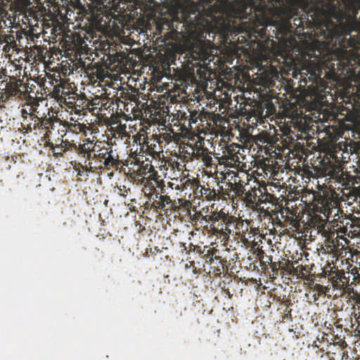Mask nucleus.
Wrapping results in <instances>:
<instances>
[{
  "instance_id": "obj_1",
  "label": "nucleus",
  "mask_w": 360,
  "mask_h": 360,
  "mask_svg": "<svg viewBox=\"0 0 360 360\" xmlns=\"http://www.w3.org/2000/svg\"><path fill=\"white\" fill-rule=\"evenodd\" d=\"M262 0H200L198 6L188 8L185 21L199 28L215 27L229 30L236 18L252 19L256 12L263 13L265 6Z\"/></svg>"
},
{
  "instance_id": "obj_2",
  "label": "nucleus",
  "mask_w": 360,
  "mask_h": 360,
  "mask_svg": "<svg viewBox=\"0 0 360 360\" xmlns=\"http://www.w3.org/2000/svg\"><path fill=\"white\" fill-rule=\"evenodd\" d=\"M317 5L311 15V20L308 18H294L293 24L302 29L313 28L316 36L333 38L336 35H340V27L335 24L330 18H333L330 13V3L333 0H316Z\"/></svg>"
},
{
  "instance_id": "obj_3",
  "label": "nucleus",
  "mask_w": 360,
  "mask_h": 360,
  "mask_svg": "<svg viewBox=\"0 0 360 360\" xmlns=\"http://www.w3.org/2000/svg\"><path fill=\"white\" fill-rule=\"evenodd\" d=\"M330 13L336 20L342 32L350 34L353 31L360 32V0H333L330 3Z\"/></svg>"
},
{
  "instance_id": "obj_4",
  "label": "nucleus",
  "mask_w": 360,
  "mask_h": 360,
  "mask_svg": "<svg viewBox=\"0 0 360 360\" xmlns=\"http://www.w3.org/2000/svg\"><path fill=\"white\" fill-rule=\"evenodd\" d=\"M93 162L86 165V171L94 172L98 169H115L117 171L121 167L118 155L115 154L110 143L105 141H97L94 143Z\"/></svg>"
},
{
  "instance_id": "obj_5",
  "label": "nucleus",
  "mask_w": 360,
  "mask_h": 360,
  "mask_svg": "<svg viewBox=\"0 0 360 360\" xmlns=\"http://www.w3.org/2000/svg\"><path fill=\"white\" fill-rule=\"evenodd\" d=\"M206 221H212L210 226V232L217 236V237L222 238L227 240L236 227L238 219L233 215L225 213L224 211L220 210L218 212H214L212 215H206L204 217Z\"/></svg>"
},
{
  "instance_id": "obj_6",
  "label": "nucleus",
  "mask_w": 360,
  "mask_h": 360,
  "mask_svg": "<svg viewBox=\"0 0 360 360\" xmlns=\"http://www.w3.org/2000/svg\"><path fill=\"white\" fill-rule=\"evenodd\" d=\"M312 198V210L316 213L323 214L327 219H329L333 210L338 212V200L332 198L329 195L314 193Z\"/></svg>"
},
{
  "instance_id": "obj_7",
  "label": "nucleus",
  "mask_w": 360,
  "mask_h": 360,
  "mask_svg": "<svg viewBox=\"0 0 360 360\" xmlns=\"http://www.w3.org/2000/svg\"><path fill=\"white\" fill-rule=\"evenodd\" d=\"M245 200L249 204L254 205L255 202L264 204V202H271L274 204L277 198L274 195L269 194L266 186L254 187L250 191L245 192Z\"/></svg>"
},
{
  "instance_id": "obj_8",
  "label": "nucleus",
  "mask_w": 360,
  "mask_h": 360,
  "mask_svg": "<svg viewBox=\"0 0 360 360\" xmlns=\"http://www.w3.org/2000/svg\"><path fill=\"white\" fill-rule=\"evenodd\" d=\"M46 75L48 78L51 79L50 83L53 86L52 96L59 101H62V99L65 101V97L70 94L72 89L70 84L62 79L60 74L58 75L57 78L51 74Z\"/></svg>"
},
{
  "instance_id": "obj_9",
  "label": "nucleus",
  "mask_w": 360,
  "mask_h": 360,
  "mask_svg": "<svg viewBox=\"0 0 360 360\" xmlns=\"http://www.w3.org/2000/svg\"><path fill=\"white\" fill-rule=\"evenodd\" d=\"M158 187H160V193L153 189V192L149 193L148 198L152 201L151 207L155 210H164L166 205L172 204V200L169 196L162 195L165 193V186L163 181H158Z\"/></svg>"
},
{
  "instance_id": "obj_10",
  "label": "nucleus",
  "mask_w": 360,
  "mask_h": 360,
  "mask_svg": "<svg viewBox=\"0 0 360 360\" xmlns=\"http://www.w3.org/2000/svg\"><path fill=\"white\" fill-rule=\"evenodd\" d=\"M205 139L199 138L193 148V158L201 160L205 167H211L213 165V158L210 150L204 147Z\"/></svg>"
},
{
  "instance_id": "obj_11",
  "label": "nucleus",
  "mask_w": 360,
  "mask_h": 360,
  "mask_svg": "<svg viewBox=\"0 0 360 360\" xmlns=\"http://www.w3.org/2000/svg\"><path fill=\"white\" fill-rule=\"evenodd\" d=\"M240 149L238 143H231L227 146L223 150V154L219 160L220 164H224L226 167H232L238 162V154Z\"/></svg>"
},
{
  "instance_id": "obj_12",
  "label": "nucleus",
  "mask_w": 360,
  "mask_h": 360,
  "mask_svg": "<svg viewBox=\"0 0 360 360\" xmlns=\"http://www.w3.org/2000/svg\"><path fill=\"white\" fill-rule=\"evenodd\" d=\"M343 146L345 148H342L341 143L331 146L328 151L329 159L342 165L347 162V159L349 158V153L346 148L345 143H343Z\"/></svg>"
},
{
  "instance_id": "obj_13",
  "label": "nucleus",
  "mask_w": 360,
  "mask_h": 360,
  "mask_svg": "<svg viewBox=\"0 0 360 360\" xmlns=\"http://www.w3.org/2000/svg\"><path fill=\"white\" fill-rule=\"evenodd\" d=\"M73 149L78 155L86 158V165H88L89 162H94V158H92L94 155V143L92 141L85 139L82 144L76 145L74 143Z\"/></svg>"
},
{
  "instance_id": "obj_14",
  "label": "nucleus",
  "mask_w": 360,
  "mask_h": 360,
  "mask_svg": "<svg viewBox=\"0 0 360 360\" xmlns=\"http://www.w3.org/2000/svg\"><path fill=\"white\" fill-rule=\"evenodd\" d=\"M29 115H24V120L21 122V129L25 132H30L33 130L39 129V117L34 108L31 107Z\"/></svg>"
},
{
  "instance_id": "obj_15",
  "label": "nucleus",
  "mask_w": 360,
  "mask_h": 360,
  "mask_svg": "<svg viewBox=\"0 0 360 360\" xmlns=\"http://www.w3.org/2000/svg\"><path fill=\"white\" fill-rule=\"evenodd\" d=\"M200 181L198 179H179V178H174L172 179V181L169 182L168 185L169 187L172 188H174L177 191H184L188 188V186H191V188L193 187H198L199 186Z\"/></svg>"
},
{
  "instance_id": "obj_16",
  "label": "nucleus",
  "mask_w": 360,
  "mask_h": 360,
  "mask_svg": "<svg viewBox=\"0 0 360 360\" xmlns=\"http://www.w3.org/2000/svg\"><path fill=\"white\" fill-rule=\"evenodd\" d=\"M325 171L328 176L338 179L342 176V165L329 159L328 162L325 167Z\"/></svg>"
},
{
  "instance_id": "obj_17",
  "label": "nucleus",
  "mask_w": 360,
  "mask_h": 360,
  "mask_svg": "<svg viewBox=\"0 0 360 360\" xmlns=\"http://www.w3.org/2000/svg\"><path fill=\"white\" fill-rule=\"evenodd\" d=\"M74 143H71L68 140H62L60 144H58L56 146H53V144L50 145V148L53 150V155L56 157H63V154L65 153V151L69 150V149H73Z\"/></svg>"
},
{
  "instance_id": "obj_18",
  "label": "nucleus",
  "mask_w": 360,
  "mask_h": 360,
  "mask_svg": "<svg viewBox=\"0 0 360 360\" xmlns=\"http://www.w3.org/2000/svg\"><path fill=\"white\" fill-rule=\"evenodd\" d=\"M55 121H56V117L53 115L51 116L49 111L46 115L39 117V129L50 130V129H53Z\"/></svg>"
},
{
  "instance_id": "obj_19",
  "label": "nucleus",
  "mask_w": 360,
  "mask_h": 360,
  "mask_svg": "<svg viewBox=\"0 0 360 360\" xmlns=\"http://www.w3.org/2000/svg\"><path fill=\"white\" fill-rule=\"evenodd\" d=\"M201 196L205 197L207 200H212L217 196V193L214 189H212L209 185L207 186H201Z\"/></svg>"
},
{
  "instance_id": "obj_20",
  "label": "nucleus",
  "mask_w": 360,
  "mask_h": 360,
  "mask_svg": "<svg viewBox=\"0 0 360 360\" xmlns=\"http://www.w3.org/2000/svg\"><path fill=\"white\" fill-rule=\"evenodd\" d=\"M217 252H218L217 249L207 248V247H204L202 250H200V252L202 254L203 257L205 258L206 262L210 264L213 262Z\"/></svg>"
},
{
  "instance_id": "obj_21",
  "label": "nucleus",
  "mask_w": 360,
  "mask_h": 360,
  "mask_svg": "<svg viewBox=\"0 0 360 360\" xmlns=\"http://www.w3.org/2000/svg\"><path fill=\"white\" fill-rule=\"evenodd\" d=\"M86 125L80 124V122H70L68 125L69 131L73 132V134H79V132L85 131Z\"/></svg>"
},
{
  "instance_id": "obj_22",
  "label": "nucleus",
  "mask_w": 360,
  "mask_h": 360,
  "mask_svg": "<svg viewBox=\"0 0 360 360\" xmlns=\"http://www.w3.org/2000/svg\"><path fill=\"white\" fill-rule=\"evenodd\" d=\"M91 70V74L95 75L97 79H103L105 77V70L102 65L94 63Z\"/></svg>"
},
{
  "instance_id": "obj_23",
  "label": "nucleus",
  "mask_w": 360,
  "mask_h": 360,
  "mask_svg": "<svg viewBox=\"0 0 360 360\" xmlns=\"http://www.w3.org/2000/svg\"><path fill=\"white\" fill-rule=\"evenodd\" d=\"M306 70V72H301V81H302L303 82H304L305 84H307V79L306 77H304L303 75H306L307 76L308 75V74H309V77H308V79L309 81H314V80H316L317 78L319 77V73L316 72V70H312L311 72H309L308 69H304Z\"/></svg>"
},
{
  "instance_id": "obj_24",
  "label": "nucleus",
  "mask_w": 360,
  "mask_h": 360,
  "mask_svg": "<svg viewBox=\"0 0 360 360\" xmlns=\"http://www.w3.org/2000/svg\"><path fill=\"white\" fill-rule=\"evenodd\" d=\"M6 91L10 96H15L20 92V89L18 88L15 83H7L6 84Z\"/></svg>"
},
{
  "instance_id": "obj_25",
  "label": "nucleus",
  "mask_w": 360,
  "mask_h": 360,
  "mask_svg": "<svg viewBox=\"0 0 360 360\" xmlns=\"http://www.w3.org/2000/svg\"><path fill=\"white\" fill-rule=\"evenodd\" d=\"M153 171H154V167L151 163H144L143 162L141 165V167L138 170V173L140 176H141V174L150 173Z\"/></svg>"
},
{
  "instance_id": "obj_26",
  "label": "nucleus",
  "mask_w": 360,
  "mask_h": 360,
  "mask_svg": "<svg viewBox=\"0 0 360 360\" xmlns=\"http://www.w3.org/2000/svg\"><path fill=\"white\" fill-rule=\"evenodd\" d=\"M231 188L236 194L239 196L243 195L245 191V187L243 184L240 183V181L238 183L235 181L233 184H231Z\"/></svg>"
},
{
  "instance_id": "obj_27",
  "label": "nucleus",
  "mask_w": 360,
  "mask_h": 360,
  "mask_svg": "<svg viewBox=\"0 0 360 360\" xmlns=\"http://www.w3.org/2000/svg\"><path fill=\"white\" fill-rule=\"evenodd\" d=\"M188 79L185 77V75H179L178 79H176V86H179L181 85L183 88L187 87L188 85Z\"/></svg>"
},
{
  "instance_id": "obj_28",
  "label": "nucleus",
  "mask_w": 360,
  "mask_h": 360,
  "mask_svg": "<svg viewBox=\"0 0 360 360\" xmlns=\"http://www.w3.org/2000/svg\"><path fill=\"white\" fill-rule=\"evenodd\" d=\"M270 83L274 82L275 79H278L279 78V73L277 69L271 68L269 72Z\"/></svg>"
},
{
  "instance_id": "obj_29",
  "label": "nucleus",
  "mask_w": 360,
  "mask_h": 360,
  "mask_svg": "<svg viewBox=\"0 0 360 360\" xmlns=\"http://www.w3.org/2000/svg\"><path fill=\"white\" fill-rule=\"evenodd\" d=\"M294 128L297 129L299 131L306 132L307 127L305 125V121H303L302 117H301L299 122L297 121L296 126H295Z\"/></svg>"
},
{
  "instance_id": "obj_30",
  "label": "nucleus",
  "mask_w": 360,
  "mask_h": 360,
  "mask_svg": "<svg viewBox=\"0 0 360 360\" xmlns=\"http://www.w3.org/2000/svg\"><path fill=\"white\" fill-rule=\"evenodd\" d=\"M214 259L219 260L218 265H217V267L219 269L218 271H219L221 272V269L219 267H221L222 270L224 271V268H225V266H226L227 261L221 260V257H219V256H214Z\"/></svg>"
},
{
  "instance_id": "obj_31",
  "label": "nucleus",
  "mask_w": 360,
  "mask_h": 360,
  "mask_svg": "<svg viewBox=\"0 0 360 360\" xmlns=\"http://www.w3.org/2000/svg\"><path fill=\"white\" fill-rule=\"evenodd\" d=\"M354 101L360 107V84L357 86L356 92L354 95Z\"/></svg>"
},
{
  "instance_id": "obj_32",
  "label": "nucleus",
  "mask_w": 360,
  "mask_h": 360,
  "mask_svg": "<svg viewBox=\"0 0 360 360\" xmlns=\"http://www.w3.org/2000/svg\"><path fill=\"white\" fill-rule=\"evenodd\" d=\"M147 147L150 153L158 154L159 153V150H158L156 149L157 145L155 143H150V144L148 143Z\"/></svg>"
},
{
  "instance_id": "obj_33",
  "label": "nucleus",
  "mask_w": 360,
  "mask_h": 360,
  "mask_svg": "<svg viewBox=\"0 0 360 360\" xmlns=\"http://www.w3.org/2000/svg\"><path fill=\"white\" fill-rule=\"evenodd\" d=\"M118 190L122 192L121 195L124 197H126L128 192L130 191V189H126V186H123V188L118 187Z\"/></svg>"
},
{
  "instance_id": "obj_34",
  "label": "nucleus",
  "mask_w": 360,
  "mask_h": 360,
  "mask_svg": "<svg viewBox=\"0 0 360 360\" xmlns=\"http://www.w3.org/2000/svg\"><path fill=\"white\" fill-rule=\"evenodd\" d=\"M257 256L260 259H263L265 256V252L262 249L257 248Z\"/></svg>"
},
{
  "instance_id": "obj_35",
  "label": "nucleus",
  "mask_w": 360,
  "mask_h": 360,
  "mask_svg": "<svg viewBox=\"0 0 360 360\" xmlns=\"http://www.w3.org/2000/svg\"><path fill=\"white\" fill-rule=\"evenodd\" d=\"M153 139L156 143L159 144L162 143L160 135H153Z\"/></svg>"
},
{
  "instance_id": "obj_36",
  "label": "nucleus",
  "mask_w": 360,
  "mask_h": 360,
  "mask_svg": "<svg viewBox=\"0 0 360 360\" xmlns=\"http://www.w3.org/2000/svg\"><path fill=\"white\" fill-rule=\"evenodd\" d=\"M30 112H27L26 110H25V108H22V110H21V115H22V120H24V115H29Z\"/></svg>"
},
{
  "instance_id": "obj_37",
  "label": "nucleus",
  "mask_w": 360,
  "mask_h": 360,
  "mask_svg": "<svg viewBox=\"0 0 360 360\" xmlns=\"http://www.w3.org/2000/svg\"><path fill=\"white\" fill-rule=\"evenodd\" d=\"M337 279H339L340 281H342V284L344 285V281H342V277L340 276L338 274L336 275Z\"/></svg>"
},
{
  "instance_id": "obj_38",
  "label": "nucleus",
  "mask_w": 360,
  "mask_h": 360,
  "mask_svg": "<svg viewBox=\"0 0 360 360\" xmlns=\"http://www.w3.org/2000/svg\"><path fill=\"white\" fill-rule=\"evenodd\" d=\"M0 186H2V181H0Z\"/></svg>"
},
{
  "instance_id": "obj_39",
  "label": "nucleus",
  "mask_w": 360,
  "mask_h": 360,
  "mask_svg": "<svg viewBox=\"0 0 360 360\" xmlns=\"http://www.w3.org/2000/svg\"><path fill=\"white\" fill-rule=\"evenodd\" d=\"M180 316H182V311L180 312L179 314Z\"/></svg>"
}]
</instances>
